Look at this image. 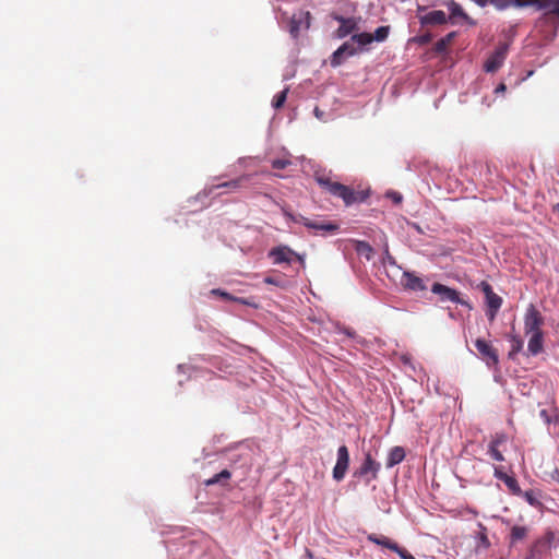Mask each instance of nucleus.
<instances>
[{"instance_id":"1","label":"nucleus","mask_w":559,"mask_h":559,"mask_svg":"<svg viewBox=\"0 0 559 559\" xmlns=\"http://www.w3.org/2000/svg\"><path fill=\"white\" fill-rule=\"evenodd\" d=\"M371 43H373L372 34L359 33L353 35L349 41L344 43L337 50L334 51L331 59V64L333 67L340 66L345 58L362 51Z\"/></svg>"},{"instance_id":"2","label":"nucleus","mask_w":559,"mask_h":559,"mask_svg":"<svg viewBox=\"0 0 559 559\" xmlns=\"http://www.w3.org/2000/svg\"><path fill=\"white\" fill-rule=\"evenodd\" d=\"M285 216L294 222V223H298V224H302L304 226H306L307 228L309 229H312L314 230L316 233H334L338 229V226L334 223H331V222H324V221H311L305 216H301V215H293L290 213H287L285 212Z\"/></svg>"},{"instance_id":"3","label":"nucleus","mask_w":559,"mask_h":559,"mask_svg":"<svg viewBox=\"0 0 559 559\" xmlns=\"http://www.w3.org/2000/svg\"><path fill=\"white\" fill-rule=\"evenodd\" d=\"M349 465V454L345 445H342L337 450V460L333 468V478L336 481H341L347 472Z\"/></svg>"},{"instance_id":"4","label":"nucleus","mask_w":559,"mask_h":559,"mask_svg":"<svg viewBox=\"0 0 559 559\" xmlns=\"http://www.w3.org/2000/svg\"><path fill=\"white\" fill-rule=\"evenodd\" d=\"M542 317L534 306H530L524 317V330L526 334L540 333Z\"/></svg>"},{"instance_id":"5","label":"nucleus","mask_w":559,"mask_h":559,"mask_svg":"<svg viewBox=\"0 0 559 559\" xmlns=\"http://www.w3.org/2000/svg\"><path fill=\"white\" fill-rule=\"evenodd\" d=\"M475 346L488 366H496L499 362L498 354L490 343L483 338H477Z\"/></svg>"},{"instance_id":"6","label":"nucleus","mask_w":559,"mask_h":559,"mask_svg":"<svg viewBox=\"0 0 559 559\" xmlns=\"http://www.w3.org/2000/svg\"><path fill=\"white\" fill-rule=\"evenodd\" d=\"M310 26V13L306 11H299L295 13L289 22V33L293 37H297L299 32L308 29Z\"/></svg>"},{"instance_id":"7","label":"nucleus","mask_w":559,"mask_h":559,"mask_svg":"<svg viewBox=\"0 0 559 559\" xmlns=\"http://www.w3.org/2000/svg\"><path fill=\"white\" fill-rule=\"evenodd\" d=\"M508 48L509 47L507 44H502L495 50V52L487 59L485 63L486 72H495L503 64Z\"/></svg>"},{"instance_id":"8","label":"nucleus","mask_w":559,"mask_h":559,"mask_svg":"<svg viewBox=\"0 0 559 559\" xmlns=\"http://www.w3.org/2000/svg\"><path fill=\"white\" fill-rule=\"evenodd\" d=\"M270 255L273 258L274 263L280 264L284 262H292L293 258H297L301 263H304V255H299L294 252L290 248L286 246H280L274 248Z\"/></svg>"},{"instance_id":"9","label":"nucleus","mask_w":559,"mask_h":559,"mask_svg":"<svg viewBox=\"0 0 559 559\" xmlns=\"http://www.w3.org/2000/svg\"><path fill=\"white\" fill-rule=\"evenodd\" d=\"M431 292L438 295L441 301H452L455 304L465 305V302L461 300L459 293L445 285L436 283L432 285Z\"/></svg>"},{"instance_id":"10","label":"nucleus","mask_w":559,"mask_h":559,"mask_svg":"<svg viewBox=\"0 0 559 559\" xmlns=\"http://www.w3.org/2000/svg\"><path fill=\"white\" fill-rule=\"evenodd\" d=\"M379 469L380 464L372 460L370 454H367L362 465L357 472V475L365 476L370 474L371 478L374 479L377 477Z\"/></svg>"},{"instance_id":"11","label":"nucleus","mask_w":559,"mask_h":559,"mask_svg":"<svg viewBox=\"0 0 559 559\" xmlns=\"http://www.w3.org/2000/svg\"><path fill=\"white\" fill-rule=\"evenodd\" d=\"M480 287L486 296V304L488 308L500 309L502 305V299L497 294H495L488 283L483 282Z\"/></svg>"},{"instance_id":"12","label":"nucleus","mask_w":559,"mask_h":559,"mask_svg":"<svg viewBox=\"0 0 559 559\" xmlns=\"http://www.w3.org/2000/svg\"><path fill=\"white\" fill-rule=\"evenodd\" d=\"M336 20L341 23L337 29V36L340 38H343L358 29V22L355 19L336 17Z\"/></svg>"},{"instance_id":"13","label":"nucleus","mask_w":559,"mask_h":559,"mask_svg":"<svg viewBox=\"0 0 559 559\" xmlns=\"http://www.w3.org/2000/svg\"><path fill=\"white\" fill-rule=\"evenodd\" d=\"M447 22V15L441 10L431 11L420 16V23L426 24H444Z\"/></svg>"},{"instance_id":"14","label":"nucleus","mask_w":559,"mask_h":559,"mask_svg":"<svg viewBox=\"0 0 559 559\" xmlns=\"http://www.w3.org/2000/svg\"><path fill=\"white\" fill-rule=\"evenodd\" d=\"M448 9L450 11V16L452 19L459 17L468 23L469 25H475V21H473L463 10V8L456 3L455 1H449L448 2Z\"/></svg>"},{"instance_id":"15","label":"nucleus","mask_w":559,"mask_h":559,"mask_svg":"<svg viewBox=\"0 0 559 559\" xmlns=\"http://www.w3.org/2000/svg\"><path fill=\"white\" fill-rule=\"evenodd\" d=\"M405 457V451L402 447H394L388 453L386 467H393L401 463Z\"/></svg>"},{"instance_id":"16","label":"nucleus","mask_w":559,"mask_h":559,"mask_svg":"<svg viewBox=\"0 0 559 559\" xmlns=\"http://www.w3.org/2000/svg\"><path fill=\"white\" fill-rule=\"evenodd\" d=\"M530 335V340H528V344H527V349L528 352L532 354V355H537L542 352L543 349V333H534V334H528Z\"/></svg>"},{"instance_id":"17","label":"nucleus","mask_w":559,"mask_h":559,"mask_svg":"<svg viewBox=\"0 0 559 559\" xmlns=\"http://www.w3.org/2000/svg\"><path fill=\"white\" fill-rule=\"evenodd\" d=\"M337 197L342 198L346 205L362 201L366 198L362 193H356L346 186H344V191H341Z\"/></svg>"},{"instance_id":"18","label":"nucleus","mask_w":559,"mask_h":559,"mask_svg":"<svg viewBox=\"0 0 559 559\" xmlns=\"http://www.w3.org/2000/svg\"><path fill=\"white\" fill-rule=\"evenodd\" d=\"M538 10H544L548 14L559 16V0H540Z\"/></svg>"},{"instance_id":"19","label":"nucleus","mask_w":559,"mask_h":559,"mask_svg":"<svg viewBox=\"0 0 559 559\" xmlns=\"http://www.w3.org/2000/svg\"><path fill=\"white\" fill-rule=\"evenodd\" d=\"M368 540L372 542L373 544H377L379 546L386 547L391 550H397V544L393 543L385 536H377L374 534H371L368 536Z\"/></svg>"},{"instance_id":"20","label":"nucleus","mask_w":559,"mask_h":559,"mask_svg":"<svg viewBox=\"0 0 559 559\" xmlns=\"http://www.w3.org/2000/svg\"><path fill=\"white\" fill-rule=\"evenodd\" d=\"M405 285L411 288V289H414V290H423L425 289V285L421 281V278L413 275V274H409V273H405Z\"/></svg>"},{"instance_id":"21","label":"nucleus","mask_w":559,"mask_h":559,"mask_svg":"<svg viewBox=\"0 0 559 559\" xmlns=\"http://www.w3.org/2000/svg\"><path fill=\"white\" fill-rule=\"evenodd\" d=\"M320 185L326 188V190L333 195H338L341 191H344V186L337 182H331L326 179H319Z\"/></svg>"},{"instance_id":"22","label":"nucleus","mask_w":559,"mask_h":559,"mask_svg":"<svg viewBox=\"0 0 559 559\" xmlns=\"http://www.w3.org/2000/svg\"><path fill=\"white\" fill-rule=\"evenodd\" d=\"M479 533L477 534V548H483V549H487L490 547V542L488 539V536H487V533H486V528L479 524Z\"/></svg>"},{"instance_id":"23","label":"nucleus","mask_w":559,"mask_h":559,"mask_svg":"<svg viewBox=\"0 0 559 559\" xmlns=\"http://www.w3.org/2000/svg\"><path fill=\"white\" fill-rule=\"evenodd\" d=\"M390 34V26H380L372 34L373 41L382 43L384 41Z\"/></svg>"},{"instance_id":"24","label":"nucleus","mask_w":559,"mask_h":559,"mask_svg":"<svg viewBox=\"0 0 559 559\" xmlns=\"http://www.w3.org/2000/svg\"><path fill=\"white\" fill-rule=\"evenodd\" d=\"M527 533L526 527L524 526H513L511 530V542L516 543L525 538Z\"/></svg>"},{"instance_id":"25","label":"nucleus","mask_w":559,"mask_h":559,"mask_svg":"<svg viewBox=\"0 0 559 559\" xmlns=\"http://www.w3.org/2000/svg\"><path fill=\"white\" fill-rule=\"evenodd\" d=\"M503 483L515 495H521V488L519 487V484L515 478L512 476H506L503 477Z\"/></svg>"},{"instance_id":"26","label":"nucleus","mask_w":559,"mask_h":559,"mask_svg":"<svg viewBox=\"0 0 559 559\" xmlns=\"http://www.w3.org/2000/svg\"><path fill=\"white\" fill-rule=\"evenodd\" d=\"M356 250L359 254L365 255L367 259L371 258L372 248L365 241H358L356 245Z\"/></svg>"},{"instance_id":"27","label":"nucleus","mask_w":559,"mask_h":559,"mask_svg":"<svg viewBox=\"0 0 559 559\" xmlns=\"http://www.w3.org/2000/svg\"><path fill=\"white\" fill-rule=\"evenodd\" d=\"M490 3L499 11H503L510 7H514L513 0H490Z\"/></svg>"},{"instance_id":"28","label":"nucleus","mask_w":559,"mask_h":559,"mask_svg":"<svg viewBox=\"0 0 559 559\" xmlns=\"http://www.w3.org/2000/svg\"><path fill=\"white\" fill-rule=\"evenodd\" d=\"M489 454L491 459H493L495 461H503V455L498 450V441L491 442V444L489 445Z\"/></svg>"},{"instance_id":"29","label":"nucleus","mask_w":559,"mask_h":559,"mask_svg":"<svg viewBox=\"0 0 559 559\" xmlns=\"http://www.w3.org/2000/svg\"><path fill=\"white\" fill-rule=\"evenodd\" d=\"M229 477H230V473L228 471L224 469L221 473L216 474L214 477L207 479L205 481V484L207 486L214 485V484L218 483L222 478L228 479Z\"/></svg>"},{"instance_id":"30","label":"nucleus","mask_w":559,"mask_h":559,"mask_svg":"<svg viewBox=\"0 0 559 559\" xmlns=\"http://www.w3.org/2000/svg\"><path fill=\"white\" fill-rule=\"evenodd\" d=\"M514 7L516 8H525V7H534L538 10L540 0H513Z\"/></svg>"},{"instance_id":"31","label":"nucleus","mask_w":559,"mask_h":559,"mask_svg":"<svg viewBox=\"0 0 559 559\" xmlns=\"http://www.w3.org/2000/svg\"><path fill=\"white\" fill-rule=\"evenodd\" d=\"M286 96H287V90H284L281 93H278L273 99V107L276 109L282 107L286 100Z\"/></svg>"},{"instance_id":"32","label":"nucleus","mask_w":559,"mask_h":559,"mask_svg":"<svg viewBox=\"0 0 559 559\" xmlns=\"http://www.w3.org/2000/svg\"><path fill=\"white\" fill-rule=\"evenodd\" d=\"M292 164V160L289 158L283 157V158H276L272 160V166L275 169H284L287 166Z\"/></svg>"},{"instance_id":"33","label":"nucleus","mask_w":559,"mask_h":559,"mask_svg":"<svg viewBox=\"0 0 559 559\" xmlns=\"http://www.w3.org/2000/svg\"><path fill=\"white\" fill-rule=\"evenodd\" d=\"M524 499L533 507H536L539 504L538 498L536 497L534 491H525L522 492Z\"/></svg>"},{"instance_id":"34","label":"nucleus","mask_w":559,"mask_h":559,"mask_svg":"<svg viewBox=\"0 0 559 559\" xmlns=\"http://www.w3.org/2000/svg\"><path fill=\"white\" fill-rule=\"evenodd\" d=\"M212 294H214V295H219V296H222L223 298H226V299H233V300H236V301H240V302H242V304H246L243 300H241V299H239V298H233V297H230L227 293L222 292V290H219V289H213V290H212Z\"/></svg>"},{"instance_id":"35","label":"nucleus","mask_w":559,"mask_h":559,"mask_svg":"<svg viewBox=\"0 0 559 559\" xmlns=\"http://www.w3.org/2000/svg\"><path fill=\"white\" fill-rule=\"evenodd\" d=\"M394 552H396L401 559H415V557L411 554H408L406 550L400 548L397 546V550H394Z\"/></svg>"},{"instance_id":"36","label":"nucleus","mask_w":559,"mask_h":559,"mask_svg":"<svg viewBox=\"0 0 559 559\" xmlns=\"http://www.w3.org/2000/svg\"><path fill=\"white\" fill-rule=\"evenodd\" d=\"M388 197L391 198L395 203H400L402 201V195L397 192H389Z\"/></svg>"},{"instance_id":"37","label":"nucleus","mask_w":559,"mask_h":559,"mask_svg":"<svg viewBox=\"0 0 559 559\" xmlns=\"http://www.w3.org/2000/svg\"><path fill=\"white\" fill-rule=\"evenodd\" d=\"M499 309L488 308L487 316L490 321H493Z\"/></svg>"},{"instance_id":"38","label":"nucleus","mask_w":559,"mask_h":559,"mask_svg":"<svg viewBox=\"0 0 559 559\" xmlns=\"http://www.w3.org/2000/svg\"><path fill=\"white\" fill-rule=\"evenodd\" d=\"M495 476L503 481V477L509 476L508 474L503 473L502 471L496 468L495 469Z\"/></svg>"},{"instance_id":"39","label":"nucleus","mask_w":559,"mask_h":559,"mask_svg":"<svg viewBox=\"0 0 559 559\" xmlns=\"http://www.w3.org/2000/svg\"><path fill=\"white\" fill-rule=\"evenodd\" d=\"M237 186H238V180L225 182L223 185H217L216 187L221 188V187H237Z\"/></svg>"},{"instance_id":"40","label":"nucleus","mask_w":559,"mask_h":559,"mask_svg":"<svg viewBox=\"0 0 559 559\" xmlns=\"http://www.w3.org/2000/svg\"><path fill=\"white\" fill-rule=\"evenodd\" d=\"M506 91V85L504 84H499L497 87H496V93H503Z\"/></svg>"},{"instance_id":"41","label":"nucleus","mask_w":559,"mask_h":559,"mask_svg":"<svg viewBox=\"0 0 559 559\" xmlns=\"http://www.w3.org/2000/svg\"><path fill=\"white\" fill-rule=\"evenodd\" d=\"M264 282H265L266 284L278 285V283H277L273 277H266V278L264 280Z\"/></svg>"},{"instance_id":"42","label":"nucleus","mask_w":559,"mask_h":559,"mask_svg":"<svg viewBox=\"0 0 559 559\" xmlns=\"http://www.w3.org/2000/svg\"><path fill=\"white\" fill-rule=\"evenodd\" d=\"M402 359H403L404 364H411V358L409 357L403 356Z\"/></svg>"},{"instance_id":"43","label":"nucleus","mask_w":559,"mask_h":559,"mask_svg":"<svg viewBox=\"0 0 559 559\" xmlns=\"http://www.w3.org/2000/svg\"><path fill=\"white\" fill-rule=\"evenodd\" d=\"M278 19L280 21H284L286 19L285 13H282V15Z\"/></svg>"},{"instance_id":"44","label":"nucleus","mask_w":559,"mask_h":559,"mask_svg":"<svg viewBox=\"0 0 559 559\" xmlns=\"http://www.w3.org/2000/svg\"><path fill=\"white\" fill-rule=\"evenodd\" d=\"M314 112H316V116L319 118V117H320V112H319V110H318V109H316V111H314Z\"/></svg>"}]
</instances>
